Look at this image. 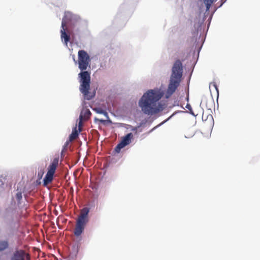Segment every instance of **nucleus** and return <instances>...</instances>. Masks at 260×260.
<instances>
[{
  "label": "nucleus",
  "mask_w": 260,
  "mask_h": 260,
  "mask_svg": "<svg viewBox=\"0 0 260 260\" xmlns=\"http://www.w3.org/2000/svg\"><path fill=\"white\" fill-rule=\"evenodd\" d=\"M78 61L75 58L74 60L76 63H78V68L81 72L78 74L79 82L80 83V90L83 93L84 99L87 100H91L94 94L89 92L90 84V74L86 71L89 67H90L91 59L89 54L84 50H80L78 52Z\"/></svg>",
  "instance_id": "1"
},
{
  "label": "nucleus",
  "mask_w": 260,
  "mask_h": 260,
  "mask_svg": "<svg viewBox=\"0 0 260 260\" xmlns=\"http://www.w3.org/2000/svg\"><path fill=\"white\" fill-rule=\"evenodd\" d=\"M162 95V92L158 89L148 90L144 94L139 102L143 112L148 115H152L162 111L164 105L159 102V100Z\"/></svg>",
  "instance_id": "2"
},
{
  "label": "nucleus",
  "mask_w": 260,
  "mask_h": 260,
  "mask_svg": "<svg viewBox=\"0 0 260 260\" xmlns=\"http://www.w3.org/2000/svg\"><path fill=\"white\" fill-rule=\"evenodd\" d=\"M182 64L179 59L175 61L172 69L170 82L167 91V98L171 96L179 86L182 76Z\"/></svg>",
  "instance_id": "3"
},
{
  "label": "nucleus",
  "mask_w": 260,
  "mask_h": 260,
  "mask_svg": "<svg viewBox=\"0 0 260 260\" xmlns=\"http://www.w3.org/2000/svg\"><path fill=\"white\" fill-rule=\"evenodd\" d=\"M89 209L87 207L83 208L76 220L75 227L74 230V235L78 238L80 237L84 232L85 226L89 221L88 213Z\"/></svg>",
  "instance_id": "4"
},
{
  "label": "nucleus",
  "mask_w": 260,
  "mask_h": 260,
  "mask_svg": "<svg viewBox=\"0 0 260 260\" xmlns=\"http://www.w3.org/2000/svg\"><path fill=\"white\" fill-rule=\"evenodd\" d=\"M59 156L54 157L47 168V173L44 178L43 182L45 185L50 183L53 179V176L56 169L58 166Z\"/></svg>",
  "instance_id": "5"
},
{
  "label": "nucleus",
  "mask_w": 260,
  "mask_h": 260,
  "mask_svg": "<svg viewBox=\"0 0 260 260\" xmlns=\"http://www.w3.org/2000/svg\"><path fill=\"white\" fill-rule=\"evenodd\" d=\"M68 15V14H66L62 20L61 26L62 29L60 31L61 38L62 39H64V43L67 46L68 45V43L70 40V36L69 35H68L66 32V30L67 28V25L69 21L67 19Z\"/></svg>",
  "instance_id": "6"
},
{
  "label": "nucleus",
  "mask_w": 260,
  "mask_h": 260,
  "mask_svg": "<svg viewBox=\"0 0 260 260\" xmlns=\"http://www.w3.org/2000/svg\"><path fill=\"white\" fill-rule=\"evenodd\" d=\"M133 139V135L130 133L127 134L126 136L122 138L121 141L119 143L115 148V151L119 153L120 150L126 146V145L130 144L132 140Z\"/></svg>",
  "instance_id": "7"
},
{
  "label": "nucleus",
  "mask_w": 260,
  "mask_h": 260,
  "mask_svg": "<svg viewBox=\"0 0 260 260\" xmlns=\"http://www.w3.org/2000/svg\"><path fill=\"white\" fill-rule=\"evenodd\" d=\"M11 260H30V256L24 250H18L14 252Z\"/></svg>",
  "instance_id": "8"
},
{
  "label": "nucleus",
  "mask_w": 260,
  "mask_h": 260,
  "mask_svg": "<svg viewBox=\"0 0 260 260\" xmlns=\"http://www.w3.org/2000/svg\"><path fill=\"white\" fill-rule=\"evenodd\" d=\"M91 115V113L89 110L85 109L82 110L79 117L81 118H83L84 120H87L90 118Z\"/></svg>",
  "instance_id": "9"
},
{
  "label": "nucleus",
  "mask_w": 260,
  "mask_h": 260,
  "mask_svg": "<svg viewBox=\"0 0 260 260\" xmlns=\"http://www.w3.org/2000/svg\"><path fill=\"white\" fill-rule=\"evenodd\" d=\"M9 246V243L7 241H0V251H2L6 249Z\"/></svg>",
  "instance_id": "10"
},
{
  "label": "nucleus",
  "mask_w": 260,
  "mask_h": 260,
  "mask_svg": "<svg viewBox=\"0 0 260 260\" xmlns=\"http://www.w3.org/2000/svg\"><path fill=\"white\" fill-rule=\"evenodd\" d=\"M93 110L97 113L103 114L106 117H108L107 112L105 110H103L102 108H95L93 109Z\"/></svg>",
  "instance_id": "11"
},
{
  "label": "nucleus",
  "mask_w": 260,
  "mask_h": 260,
  "mask_svg": "<svg viewBox=\"0 0 260 260\" xmlns=\"http://www.w3.org/2000/svg\"><path fill=\"white\" fill-rule=\"evenodd\" d=\"M78 133L76 129V127H75L74 129L73 130L72 134L70 136V138H69L70 140L73 141V140H75V139H76V138L78 137Z\"/></svg>",
  "instance_id": "12"
},
{
  "label": "nucleus",
  "mask_w": 260,
  "mask_h": 260,
  "mask_svg": "<svg viewBox=\"0 0 260 260\" xmlns=\"http://www.w3.org/2000/svg\"><path fill=\"white\" fill-rule=\"evenodd\" d=\"M214 0H204V2L206 7V11H208Z\"/></svg>",
  "instance_id": "13"
},
{
  "label": "nucleus",
  "mask_w": 260,
  "mask_h": 260,
  "mask_svg": "<svg viewBox=\"0 0 260 260\" xmlns=\"http://www.w3.org/2000/svg\"><path fill=\"white\" fill-rule=\"evenodd\" d=\"M16 197L17 200L20 201L22 198V193L21 192H18L16 193Z\"/></svg>",
  "instance_id": "14"
},
{
  "label": "nucleus",
  "mask_w": 260,
  "mask_h": 260,
  "mask_svg": "<svg viewBox=\"0 0 260 260\" xmlns=\"http://www.w3.org/2000/svg\"><path fill=\"white\" fill-rule=\"evenodd\" d=\"M82 120H84L83 118H81L79 117V129L80 131H81V127L82 125Z\"/></svg>",
  "instance_id": "15"
},
{
  "label": "nucleus",
  "mask_w": 260,
  "mask_h": 260,
  "mask_svg": "<svg viewBox=\"0 0 260 260\" xmlns=\"http://www.w3.org/2000/svg\"><path fill=\"white\" fill-rule=\"evenodd\" d=\"M44 174V172L43 170H41L40 171H39L38 173V176L39 178H42L43 175Z\"/></svg>",
  "instance_id": "16"
},
{
  "label": "nucleus",
  "mask_w": 260,
  "mask_h": 260,
  "mask_svg": "<svg viewBox=\"0 0 260 260\" xmlns=\"http://www.w3.org/2000/svg\"><path fill=\"white\" fill-rule=\"evenodd\" d=\"M4 185V182L3 181L2 177H0V187Z\"/></svg>",
  "instance_id": "17"
},
{
  "label": "nucleus",
  "mask_w": 260,
  "mask_h": 260,
  "mask_svg": "<svg viewBox=\"0 0 260 260\" xmlns=\"http://www.w3.org/2000/svg\"><path fill=\"white\" fill-rule=\"evenodd\" d=\"M132 131L136 132V133H137V127H133L132 129Z\"/></svg>",
  "instance_id": "18"
},
{
  "label": "nucleus",
  "mask_w": 260,
  "mask_h": 260,
  "mask_svg": "<svg viewBox=\"0 0 260 260\" xmlns=\"http://www.w3.org/2000/svg\"><path fill=\"white\" fill-rule=\"evenodd\" d=\"M213 85L214 86V87L215 88V89L217 90V87L216 84L215 83H214Z\"/></svg>",
  "instance_id": "19"
},
{
  "label": "nucleus",
  "mask_w": 260,
  "mask_h": 260,
  "mask_svg": "<svg viewBox=\"0 0 260 260\" xmlns=\"http://www.w3.org/2000/svg\"><path fill=\"white\" fill-rule=\"evenodd\" d=\"M100 121H101V122H103V121H104V120H101Z\"/></svg>",
  "instance_id": "20"
}]
</instances>
